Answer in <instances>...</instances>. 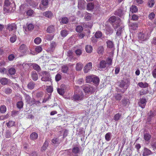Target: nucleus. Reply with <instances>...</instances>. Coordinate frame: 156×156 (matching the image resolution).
<instances>
[{"label": "nucleus", "instance_id": "obj_34", "mask_svg": "<svg viewBox=\"0 0 156 156\" xmlns=\"http://www.w3.org/2000/svg\"><path fill=\"white\" fill-rule=\"evenodd\" d=\"M107 63L106 61L104 60H101L100 62L99 68H104L106 67Z\"/></svg>", "mask_w": 156, "mask_h": 156}, {"label": "nucleus", "instance_id": "obj_16", "mask_svg": "<svg viewBox=\"0 0 156 156\" xmlns=\"http://www.w3.org/2000/svg\"><path fill=\"white\" fill-rule=\"evenodd\" d=\"M121 22L120 19L119 18L114 23V24L112 25L113 27L115 29H117L120 27V23Z\"/></svg>", "mask_w": 156, "mask_h": 156}, {"label": "nucleus", "instance_id": "obj_20", "mask_svg": "<svg viewBox=\"0 0 156 156\" xmlns=\"http://www.w3.org/2000/svg\"><path fill=\"white\" fill-rule=\"evenodd\" d=\"M86 2L84 0H79L78 1V6L82 9L85 7V4Z\"/></svg>", "mask_w": 156, "mask_h": 156}, {"label": "nucleus", "instance_id": "obj_41", "mask_svg": "<svg viewBox=\"0 0 156 156\" xmlns=\"http://www.w3.org/2000/svg\"><path fill=\"white\" fill-rule=\"evenodd\" d=\"M48 141H46L44 143L43 146L41 147V151H45L47 149L48 147Z\"/></svg>", "mask_w": 156, "mask_h": 156}, {"label": "nucleus", "instance_id": "obj_3", "mask_svg": "<svg viewBox=\"0 0 156 156\" xmlns=\"http://www.w3.org/2000/svg\"><path fill=\"white\" fill-rule=\"evenodd\" d=\"M83 90L86 93L94 92L95 90L94 88L90 85L85 86L83 87Z\"/></svg>", "mask_w": 156, "mask_h": 156}, {"label": "nucleus", "instance_id": "obj_52", "mask_svg": "<svg viewBox=\"0 0 156 156\" xmlns=\"http://www.w3.org/2000/svg\"><path fill=\"white\" fill-rule=\"evenodd\" d=\"M23 103L22 101H19L17 103V107L19 109H21L23 107Z\"/></svg>", "mask_w": 156, "mask_h": 156}, {"label": "nucleus", "instance_id": "obj_50", "mask_svg": "<svg viewBox=\"0 0 156 156\" xmlns=\"http://www.w3.org/2000/svg\"><path fill=\"white\" fill-rule=\"evenodd\" d=\"M80 150L77 147H74L72 149V151L75 154H77L79 152Z\"/></svg>", "mask_w": 156, "mask_h": 156}, {"label": "nucleus", "instance_id": "obj_57", "mask_svg": "<svg viewBox=\"0 0 156 156\" xmlns=\"http://www.w3.org/2000/svg\"><path fill=\"white\" fill-rule=\"evenodd\" d=\"M91 15L90 14L87 13L84 16V19L86 21H88L90 20Z\"/></svg>", "mask_w": 156, "mask_h": 156}, {"label": "nucleus", "instance_id": "obj_11", "mask_svg": "<svg viewBox=\"0 0 156 156\" xmlns=\"http://www.w3.org/2000/svg\"><path fill=\"white\" fill-rule=\"evenodd\" d=\"M92 65V64L91 62H89L87 63L84 67V73H88L90 69H91Z\"/></svg>", "mask_w": 156, "mask_h": 156}, {"label": "nucleus", "instance_id": "obj_26", "mask_svg": "<svg viewBox=\"0 0 156 156\" xmlns=\"http://www.w3.org/2000/svg\"><path fill=\"white\" fill-rule=\"evenodd\" d=\"M151 152L150 150L145 148H144L143 155L144 156H147L151 154Z\"/></svg>", "mask_w": 156, "mask_h": 156}, {"label": "nucleus", "instance_id": "obj_56", "mask_svg": "<svg viewBox=\"0 0 156 156\" xmlns=\"http://www.w3.org/2000/svg\"><path fill=\"white\" fill-rule=\"evenodd\" d=\"M33 69L37 71H39L41 70V68L37 64H34L33 65Z\"/></svg>", "mask_w": 156, "mask_h": 156}, {"label": "nucleus", "instance_id": "obj_37", "mask_svg": "<svg viewBox=\"0 0 156 156\" xmlns=\"http://www.w3.org/2000/svg\"><path fill=\"white\" fill-rule=\"evenodd\" d=\"M69 19L67 17H62L61 19L60 23L62 24H67L69 22Z\"/></svg>", "mask_w": 156, "mask_h": 156}, {"label": "nucleus", "instance_id": "obj_29", "mask_svg": "<svg viewBox=\"0 0 156 156\" xmlns=\"http://www.w3.org/2000/svg\"><path fill=\"white\" fill-rule=\"evenodd\" d=\"M35 86V83L33 81H31L28 84L27 87L30 90H32L34 88Z\"/></svg>", "mask_w": 156, "mask_h": 156}, {"label": "nucleus", "instance_id": "obj_9", "mask_svg": "<svg viewBox=\"0 0 156 156\" xmlns=\"http://www.w3.org/2000/svg\"><path fill=\"white\" fill-rule=\"evenodd\" d=\"M67 55L69 58V60L72 61L73 60L76 59V57H74L73 54V52L72 50H69L67 53Z\"/></svg>", "mask_w": 156, "mask_h": 156}, {"label": "nucleus", "instance_id": "obj_54", "mask_svg": "<svg viewBox=\"0 0 156 156\" xmlns=\"http://www.w3.org/2000/svg\"><path fill=\"white\" fill-rule=\"evenodd\" d=\"M148 93L147 90L142 89L140 90L139 92V94L140 95H144L147 94Z\"/></svg>", "mask_w": 156, "mask_h": 156}, {"label": "nucleus", "instance_id": "obj_14", "mask_svg": "<svg viewBox=\"0 0 156 156\" xmlns=\"http://www.w3.org/2000/svg\"><path fill=\"white\" fill-rule=\"evenodd\" d=\"M10 80L9 79L4 77H0V83L2 85H5L8 83Z\"/></svg>", "mask_w": 156, "mask_h": 156}, {"label": "nucleus", "instance_id": "obj_63", "mask_svg": "<svg viewBox=\"0 0 156 156\" xmlns=\"http://www.w3.org/2000/svg\"><path fill=\"white\" fill-rule=\"evenodd\" d=\"M155 15L153 12L150 14L148 15V18L150 20H153L155 17Z\"/></svg>", "mask_w": 156, "mask_h": 156}, {"label": "nucleus", "instance_id": "obj_53", "mask_svg": "<svg viewBox=\"0 0 156 156\" xmlns=\"http://www.w3.org/2000/svg\"><path fill=\"white\" fill-rule=\"evenodd\" d=\"M56 44L54 42H52L50 44V49L51 50H53L55 47L56 46Z\"/></svg>", "mask_w": 156, "mask_h": 156}, {"label": "nucleus", "instance_id": "obj_51", "mask_svg": "<svg viewBox=\"0 0 156 156\" xmlns=\"http://www.w3.org/2000/svg\"><path fill=\"white\" fill-rule=\"evenodd\" d=\"M111 134L110 133H107L105 136V140L107 141H109L110 140L111 137Z\"/></svg>", "mask_w": 156, "mask_h": 156}, {"label": "nucleus", "instance_id": "obj_44", "mask_svg": "<svg viewBox=\"0 0 156 156\" xmlns=\"http://www.w3.org/2000/svg\"><path fill=\"white\" fill-rule=\"evenodd\" d=\"M9 73L10 75H13L15 74L16 71L15 69L13 68H11L9 69L8 70Z\"/></svg>", "mask_w": 156, "mask_h": 156}, {"label": "nucleus", "instance_id": "obj_22", "mask_svg": "<svg viewBox=\"0 0 156 156\" xmlns=\"http://www.w3.org/2000/svg\"><path fill=\"white\" fill-rule=\"evenodd\" d=\"M38 136L37 133L35 132H34L30 135V138L31 140H34L37 138Z\"/></svg>", "mask_w": 156, "mask_h": 156}, {"label": "nucleus", "instance_id": "obj_64", "mask_svg": "<svg viewBox=\"0 0 156 156\" xmlns=\"http://www.w3.org/2000/svg\"><path fill=\"white\" fill-rule=\"evenodd\" d=\"M46 90L48 93H51L53 91V87L51 86H48Z\"/></svg>", "mask_w": 156, "mask_h": 156}, {"label": "nucleus", "instance_id": "obj_5", "mask_svg": "<svg viewBox=\"0 0 156 156\" xmlns=\"http://www.w3.org/2000/svg\"><path fill=\"white\" fill-rule=\"evenodd\" d=\"M138 41L140 43H142V42L147 40L146 35L140 32L138 36Z\"/></svg>", "mask_w": 156, "mask_h": 156}, {"label": "nucleus", "instance_id": "obj_21", "mask_svg": "<svg viewBox=\"0 0 156 156\" xmlns=\"http://www.w3.org/2000/svg\"><path fill=\"white\" fill-rule=\"evenodd\" d=\"M138 85L141 88H147L149 86L148 84L146 82H144V83L142 82H139Z\"/></svg>", "mask_w": 156, "mask_h": 156}, {"label": "nucleus", "instance_id": "obj_46", "mask_svg": "<svg viewBox=\"0 0 156 156\" xmlns=\"http://www.w3.org/2000/svg\"><path fill=\"white\" fill-rule=\"evenodd\" d=\"M102 33L101 32L98 31L96 32L95 33V36L96 38H99L102 37Z\"/></svg>", "mask_w": 156, "mask_h": 156}, {"label": "nucleus", "instance_id": "obj_30", "mask_svg": "<svg viewBox=\"0 0 156 156\" xmlns=\"http://www.w3.org/2000/svg\"><path fill=\"white\" fill-rule=\"evenodd\" d=\"M55 30V27L53 25H51L49 26L47 30V31L48 33H51Z\"/></svg>", "mask_w": 156, "mask_h": 156}, {"label": "nucleus", "instance_id": "obj_45", "mask_svg": "<svg viewBox=\"0 0 156 156\" xmlns=\"http://www.w3.org/2000/svg\"><path fill=\"white\" fill-rule=\"evenodd\" d=\"M6 108L5 105H2L0 107V112L3 113L6 112Z\"/></svg>", "mask_w": 156, "mask_h": 156}, {"label": "nucleus", "instance_id": "obj_25", "mask_svg": "<svg viewBox=\"0 0 156 156\" xmlns=\"http://www.w3.org/2000/svg\"><path fill=\"white\" fill-rule=\"evenodd\" d=\"M94 75H88L86 77V81L87 83H90L93 81Z\"/></svg>", "mask_w": 156, "mask_h": 156}, {"label": "nucleus", "instance_id": "obj_59", "mask_svg": "<svg viewBox=\"0 0 156 156\" xmlns=\"http://www.w3.org/2000/svg\"><path fill=\"white\" fill-rule=\"evenodd\" d=\"M41 38L39 37L36 38L34 40V43L37 44H39L41 42Z\"/></svg>", "mask_w": 156, "mask_h": 156}, {"label": "nucleus", "instance_id": "obj_7", "mask_svg": "<svg viewBox=\"0 0 156 156\" xmlns=\"http://www.w3.org/2000/svg\"><path fill=\"white\" fill-rule=\"evenodd\" d=\"M41 5L43 6L42 7L41 5H40L39 8L40 9L44 10L45 9L47 8L48 5V0H42L41 1Z\"/></svg>", "mask_w": 156, "mask_h": 156}, {"label": "nucleus", "instance_id": "obj_39", "mask_svg": "<svg viewBox=\"0 0 156 156\" xmlns=\"http://www.w3.org/2000/svg\"><path fill=\"white\" fill-rule=\"evenodd\" d=\"M94 7V3H89L87 5V9L88 10H91L93 9Z\"/></svg>", "mask_w": 156, "mask_h": 156}, {"label": "nucleus", "instance_id": "obj_15", "mask_svg": "<svg viewBox=\"0 0 156 156\" xmlns=\"http://www.w3.org/2000/svg\"><path fill=\"white\" fill-rule=\"evenodd\" d=\"M94 78H93V81L92 82L94 84H95L96 86H97L98 85L100 80L98 77L96 76L95 75H94Z\"/></svg>", "mask_w": 156, "mask_h": 156}, {"label": "nucleus", "instance_id": "obj_27", "mask_svg": "<svg viewBox=\"0 0 156 156\" xmlns=\"http://www.w3.org/2000/svg\"><path fill=\"white\" fill-rule=\"evenodd\" d=\"M137 7L134 5H132L130 8V11L132 13H136L138 11Z\"/></svg>", "mask_w": 156, "mask_h": 156}, {"label": "nucleus", "instance_id": "obj_48", "mask_svg": "<svg viewBox=\"0 0 156 156\" xmlns=\"http://www.w3.org/2000/svg\"><path fill=\"white\" fill-rule=\"evenodd\" d=\"M115 99L117 101H120L122 98V96L121 94H117L114 96Z\"/></svg>", "mask_w": 156, "mask_h": 156}, {"label": "nucleus", "instance_id": "obj_36", "mask_svg": "<svg viewBox=\"0 0 156 156\" xmlns=\"http://www.w3.org/2000/svg\"><path fill=\"white\" fill-rule=\"evenodd\" d=\"M85 49L87 53H90L93 50L92 47L90 45H87L85 48Z\"/></svg>", "mask_w": 156, "mask_h": 156}, {"label": "nucleus", "instance_id": "obj_24", "mask_svg": "<svg viewBox=\"0 0 156 156\" xmlns=\"http://www.w3.org/2000/svg\"><path fill=\"white\" fill-rule=\"evenodd\" d=\"M97 53L101 55H102L104 52V48L103 46H100L98 47L97 49Z\"/></svg>", "mask_w": 156, "mask_h": 156}, {"label": "nucleus", "instance_id": "obj_38", "mask_svg": "<svg viewBox=\"0 0 156 156\" xmlns=\"http://www.w3.org/2000/svg\"><path fill=\"white\" fill-rule=\"evenodd\" d=\"M68 34V31L67 30H62L60 32V34L62 37H66Z\"/></svg>", "mask_w": 156, "mask_h": 156}, {"label": "nucleus", "instance_id": "obj_60", "mask_svg": "<svg viewBox=\"0 0 156 156\" xmlns=\"http://www.w3.org/2000/svg\"><path fill=\"white\" fill-rule=\"evenodd\" d=\"M75 52L77 55L78 56H80L82 54V50L80 49H78L75 51Z\"/></svg>", "mask_w": 156, "mask_h": 156}, {"label": "nucleus", "instance_id": "obj_32", "mask_svg": "<svg viewBox=\"0 0 156 156\" xmlns=\"http://www.w3.org/2000/svg\"><path fill=\"white\" fill-rule=\"evenodd\" d=\"M34 28V25L32 23H29L27 25V28L25 29V31L27 32L29 30H33Z\"/></svg>", "mask_w": 156, "mask_h": 156}, {"label": "nucleus", "instance_id": "obj_31", "mask_svg": "<svg viewBox=\"0 0 156 156\" xmlns=\"http://www.w3.org/2000/svg\"><path fill=\"white\" fill-rule=\"evenodd\" d=\"M117 19H116V17L114 16H111L108 20L109 22L112 25L115 22Z\"/></svg>", "mask_w": 156, "mask_h": 156}, {"label": "nucleus", "instance_id": "obj_55", "mask_svg": "<svg viewBox=\"0 0 156 156\" xmlns=\"http://www.w3.org/2000/svg\"><path fill=\"white\" fill-rule=\"evenodd\" d=\"M5 136L6 138H10L12 136V134L11 132L9 130H7L5 133Z\"/></svg>", "mask_w": 156, "mask_h": 156}, {"label": "nucleus", "instance_id": "obj_42", "mask_svg": "<svg viewBox=\"0 0 156 156\" xmlns=\"http://www.w3.org/2000/svg\"><path fill=\"white\" fill-rule=\"evenodd\" d=\"M131 29L133 30H135L137 29L138 27V24L136 23H133L130 24Z\"/></svg>", "mask_w": 156, "mask_h": 156}, {"label": "nucleus", "instance_id": "obj_12", "mask_svg": "<svg viewBox=\"0 0 156 156\" xmlns=\"http://www.w3.org/2000/svg\"><path fill=\"white\" fill-rule=\"evenodd\" d=\"M6 29L9 30V31H15L16 29V25L14 23L11 24H8Z\"/></svg>", "mask_w": 156, "mask_h": 156}, {"label": "nucleus", "instance_id": "obj_19", "mask_svg": "<svg viewBox=\"0 0 156 156\" xmlns=\"http://www.w3.org/2000/svg\"><path fill=\"white\" fill-rule=\"evenodd\" d=\"M122 105L123 107H126L130 103L129 100L127 98H125L122 101Z\"/></svg>", "mask_w": 156, "mask_h": 156}, {"label": "nucleus", "instance_id": "obj_2", "mask_svg": "<svg viewBox=\"0 0 156 156\" xmlns=\"http://www.w3.org/2000/svg\"><path fill=\"white\" fill-rule=\"evenodd\" d=\"M11 3L9 0H5L3 9L5 12L6 13H9L10 11V7Z\"/></svg>", "mask_w": 156, "mask_h": 156}, {"label": "nucleus", "instance_id": "obj_49", "mask_svg": "<svg viewBox=\"0 0 156 156\" xmlns=\"http://www.w3.org/2000/svg\"><path fill=\"white\" fill-rule=\"evenodd\" d=\"M151 138V135L148 133H145L144 135V138L145 140L148 141L150 140Z\"/></svg>", "mask_w": 156, "mask_h": 156}, {"label": "nucleus", "instance_id": "obj_8", "mask_svg": "<svg viewBox=\"0 0 156 156\" xmlns=\"http://www.w3.org/2000/svg\"><path fill=\"white\" fill-rule=\"evenodd\" d=\"M114 14L121 17L124 15V11L122 9L119 8L115 12Z\"/></svg>", "mask_w": 156, "mask_h": 156}, {"label": "nucleus", "instance_id": "obj_61", "mask_svg": "<svg viewBox=\"0 0 156 156\" xmlns=\"http://www.w3.org/2000/svg\"><path fill=\"white\" fill-rule=\"evenodd\" d=\"M51 141L54 144H59L60 143L59 139L58 138H54Z\"/></svg>", "mask_w": 156, "mask_h": 156}, {"label": "nucleus", "instance_id": "obj_1", "mask_svg": "<svg viewBox=\"0 0 156 156\" xmlns=\"http://www.w3.org/2000/svg\"><path fill=\"white\" fill-rule=\"evenodd\" d=\"M40 76H42L41 80L44 82L51 81V79L50 78L49 73L45 71H42L39 73Z\"/></svg>", "mask_w": 156, "mask_h": 156}, {"label": "nucleus", "instance_id": "obj_28", "mask_svg": "<svg viewBox=\"0 0 156 156\" xmlns=\"http://www.w3.org/2000/svg\"><path fill=\"white\" fill-rule=\"evenodd\" d=\"M83 64L81 62H79L76 64V69L77 71L81 70L83 67Z\"/></svg>", "mask_w": 156, "mask_h": 156}, {"label": "nucleus", "instance_id": "obj_6", "mask_svg": "<svg viewBox=\"0 0 156 156\" xmlns=\"http://www.w3.org/2000/svg\"><path fill=\"white\" fill-rule=\"evenodd\" d=\"M28 50L27 47L24 44H22L19 48V51L24 54L26 53Z\"/></svg>", "mask_w": 156, "mask_h": 156}, {"label": "nucleus", "instance_id": "obj_33", "mask_svg": "<svg viewBox=\"0 0 156 156\" xmlns=\"http://www.w3.org/2000/svg\"><path fill=\"white\" fill-rule=\"evenodd\" d=\"M69 68L67 65H63L61 68L62 71L64 73H67L68 70Z\"/></svg>", "mask_w": 156, "mask_h": 156}, {"label": "nucleus", "instance_id": "obj_18", "mask_svg": "<svg viewBox=\"0 0 156 156\" xmlns=\"http://www.w3.org/2000/svg\"><path fill=\"white\" fill-rule=\"evenodd\" d=\"M44 16L45 17L50 18L53 16V14L51 11H46L44 13Z\"/></svg>", "mask_w": 156, "mask_h": 156}, {"label": "nucleus", "instance_id": "obj_62", "mask_svg": "<svg viewBox=\"0 0 156 156\" xmlns=\"http://www.w3.org/2000/svg\"><path fill=\"white\" fill-rule=\"evenodd\" d=\"M57 91L58 93L61 95H62L64 94V90L62 88H58Z\"/></svg>", "mask_w": 156, "mask_h": 156}, {"label": "nucleus", "instance_id": "obj_17", "mask_svg": "<svg viewBox=\"0 0 156 156\" xmlns=\"http://www.w3.org/2000/svg\"><path fill=\"white\" fill-rule=\"evenodd\" d=\"M32 79L34 81H37L38 79V75L35 71H32L31 73Z\"/></svg>", "mask_w": 156, "mask_h": 156}, {"label": "nucleus", "instance_id": "obj_40", "mask_svg": "<svg viewBox=\"0 0 156 156\" xmlns=\"http://www.w3.org/2000/svg\"><path fill=\"white\" fill-rule=\"evenodd\" d=\"M121 114L119 113L116 114L114 116V119L115 121H118L121 118Z\"/></svg>", "mask_w": 156, "mask_h": 156}, {"label": "nucleus", "instance_id": "obj_13", "mask_svg": "<svg viewBox=\"0 0 156 156\" xmlns=\"http://www.w3.org/2000/svg\"><path fill=\"white\" fill-rule=\"evenodd\" d=\"M129 85V84H128V83L123 80H122L120 83L119 86L121 88H124L126 90Z\"/></svg>", "mask_w": 156, "mask_h": 156}, {"label": "nucleus", "instance_id": "obj_4", "mask_svg": "<svg viewBox=\"0 0 156 156\" xmlns=\"http://www.w3.org/2000/svg\"><path fill=\"white\" fill-rule=\"evenodd\" d=\"M84 97V95L83 94H80L75 93L72 97V99L75 101L82 100L83 99Z\"/></svg>", "mask_w": 156, "mask_h": 156}, {"label": "nucleus", "instance_id": "obj_58", "mask_svg": "<svg viewBox=\"0 0 156 156\" xmlns=\"http://www.w3.org/2000/svg\"><path fill=\"white\" fill-rule=\"evenodd\" d=\"M62 78L61 75L59 74H57L55 76V80L56 81L58 82L61 80Z\"/></svg>", "mask_w": 156, "mask_h": 156}, {"label": "nucleus", "instance_id": "obj_10", "mask_svg": "<svg viewBox=\"0 0 156 156\" xmlns=\"http://www.w3.org/2000/svg\"><path fill=\"white\" fill-rule=\"evenodd\" d=\"M147 102V101L145 98H142L140 99L138 104L139 106L142 108H144Z\"/></svg>", "mask_w": 156, "mask_h": 156}, {"label": "nucleus", "instance_id": "obj_43", "mask_svg": "<svg viewBox=\"0 0 156 156\" xmlns=\"http://www.w3.org/2000/svg\"><path fill=\"white\" fill-rule=\"evenodd\" d=\"M155 4V1L154 0H150L149 1L147 5L148 7L151 8Z\"/></svg>", "mask_w": 156, "mask_h": 156}, {"label": "nucleus", "instance_id": "obj_47", "mask_svg": "<svg viewBox=\"0 0 156 156\" xmlns=\"http://www.w3.org/2000/svg\"><path fill=\"white\" fill-rule=\"evenodd\" d=\"M76 30L77 32L80 33L83 30V28L82 26L78 25L76 27Z\"/></svg>", "mask_w": 156, "mask_h": 156}, {"label": "nucleus", "instance_id": "obj_35", "mask_svg": "<svg viewBox=\"0 0 156 156\" xmlns=\"http://www.w3.org/2000/svg\"><path fill=\"white\" fill-rule=\"evenodd\" d=\"M15 122L12 121H9L8 122L6 123V125L8 128H10L11 127L14 126L15 125Z\"/></svg>", "mask_w": 156, "mask_h": 156}, {"label": "nucleus", "instance_id": "obj_23", "mask_svg": "<svg viewBox=\"0 0 156 156\" xmlns=\"http://www.w3.org/2000/svg\"><path fill=\"white\" fill-rule=\"evenodd\" d=\"M107 48H112L114 47V44L113 41L108 40L106 41Z\"/></svg>", "mask_w": 156, "mask_h": 156}]
</instances>
